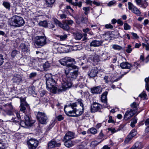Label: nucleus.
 I'll return each mask as SVG.
<instances>
[{"label": "nucleus", "mask_w": 149, "mask_h": 149, "mask_svg": "<svg viewBox=\"0 0 149 149\" xmlns=\"http://www.w3.org/2000/svg\"><path fill=\"white\" fill-rule=\"evenodd\" d=\"M45 77L47 90L52 93H55L58 88L56 81L54 79V76L51 74H48L45 75Z\"/></svg>", "instance_id": "1"}, {"label": "nucleus", "mask_w": 149, "mask_h": 149, "mask_svg": "<svg viewBox=\"0 0 149 149\" xmlns=\"http://www.w3.org/2000/svg\"><path fill=\"white\" fill-rule=\"evenodd\" d=\"M74 61V59L68 57H65L59 61L60 63L62 65L68 67V70L70 73L74 72V65L73 63H69Z\"/></svg>", "instance_id": "2"}, {"label": "nucleus", "mask_w": 149, "mask_h": 149, "mask_svg": "<svg viewBox=\"0 0 149 149\" xmlns=\"http://www.w3.org/2000/svg\"><path fill=\"white\" fill-rule=\"evenodd\" d=\"M10 24L15 27H19L24 25L25 22L23 18L17 15H14L9 20Z\"/></svg>", "instance_id": "3"}, {"label": "nucleus", "mask_w": 149, "mask_h": 149, "mask_svg": "<svg viewBox=\"0 0 149 149\" xmlns=\"http://www.w3.org/2000/svg\"><path fill=\"white\" fill-rule=\"evenodd\" d=\"M83 104L81 99H78L75 102V117L81 115L83 112Z\"/></svg>", "instance_id": "4"}, {"label": "nucleus", "mask_w": 149, "mask_h": 149, "mask_svg": "<svg viewBox=\"0 0 149 149\" xmlns=\"http://www.w3.org/2000/svg\"><path fill=\"white\" fill-rule=\"evenodd\" d=\"M74 103H70L65 106L64 111L65 114L69 116H74Z\"/></svg>", "instance_id": "5"}, {"label": "nucleus", "mask_w": 149, "mask_h": 149, "mask_svg": "<svg viewBox=\"0 0 149 149\" xmlns=\"http://www.w3.org/2000/svg\"><path fill=\"white\" fill-rule=\"evenodd\" d=\"M36 117L38 120L41 124H46L47 123L48 118L44 112H38Z\"/></svg>", "instance_id": "6"}, {"label": "nucleus", "mask_w": 149, "mask_h": 149, "mask_svg": "<svg viewBox=\"0 0 149 149\" xmlns=\"http://www.w3.org/2000/svg\"><path fill=\"white\" fill-rule=\"evenodd\" d=\"M29 149H36L38 145L39 141L36 139L31 138L27 141Z\"/></svg>", "instance_id": "7"}, {"label": "nucleus", "mask_w": 149, "mask_h": 149, "mask_svg": "<svg viewBox=\"0 0 149 149\" xmlns=\"http://www.w3.org/2000/svg\"><path fill=\"white\" fill-rule=\"evenodd\" d=\"M35 39L36 43L38 46H43L46 43V38L45 36H37Z\"/></svg>", "instance_id": "8"}, {"label": "nucleus", "mask_w": 149, "mask_h": 149, "mask_svg": "<svg viewBox=\"0 0 149 149\" xmlns=\"http://www.w3.org/2000/svg\"><path fill=\"white\" fill-rule=\"evenodd\" d=\"M62 81L61 88H60L59 89H58V91H62L65 90L67 88L70 87L72 85V83L67 81L65 78L63 77Z\"/></svg>", "instance_id": "9"}, {"label": "nucleus", "mask_w": 149, "mask_h": 149, "mask_svg": "<svg viewBox=\"0 0 149 149\" xmlns=\"http://www.w3.org/2000/svg\"><path fill=\"white\" fill-rule=\"evenodd\" d=\"M21 104L20 111L24 113H25L27 109H29V104L25 101L24 99H20Z\"/></svg>", "instance_id": "10"}, {"label": "nucleus", "mask_w": 149, "mask_h": 149, "mask_svg": "<svg viewBox=\"0 0 149 149\" xmlns=\"http://www.w3.org/2000/svg\"><path fill=\"white\" fill-rule=\"evenodd\" d=\"M100 60V56L96 54L91 55L88 59V61L92 63L95 65L99 62Z\"/></svg>", "instance_id": "11"}, {"label": "nucleus", "mask_w": 149, "mask_h": 149, "mask_svg": "<svg viewBox=\"0 0 149 149\" xmlns=\"http://www.w3.org/2000/svg\"><path fill=\"white\" fill-rule=\"evenodd\" d=\"M54 22L55 23V24L57 26L60 27L64 30L67 31L70 28L68 25L65 22L63 24H62L56 19H54Z\"/></svg>", "instance_id": "12"}, {"label": "nucleus", "mask_w": 149, "mask_h": 149, "mask_svg": "<svg viewBox=\"0 0 149 149\" xmlns=\"http://www.w3.org/2000/svg\"><path fill=\"white\" fill-rule=\"evenodd\" d=\"M13 81L14 83L19 84L22 81V77L19 74H15L13 78Z\"/></svg>", "instance_id": "13"}, {"label": "nucleus", "mask_w": 149, "mask_h": 149, "mask_svg": "<svg viewBox=\"0 0 149 149\" xmlns=\"http://www.w3.org/2000/svg\"><path fill=\"white\" fill-rule=\"evenodd\" d=\"M25 121L26 123V125L27 126H29L33 124L34 121L31 120V118L29 115H25L24 116Z\"/></svg>", "instance_id": "14"}, {"label": "nucleus", "mask_w": 149, "mask_h": 149, "mask_svg": "<svg viewBox=\"0 0 149 149\" xmlns=\"http://www.w3.org/2000/svg\"><path fill=\"white\" fill-rule=\"evenodd\" d=\"M101 107V105L97 103H95L92 105L91 109L92 112H94L99 110Z\"/></svg>", "instance_id": "15"}, {"label": "nucleus", "mask_w": 149, "mask_h": 149, "mask_svg": "<svg viewBox=\"0 0 149 149\" xmlns=\"http://www.w3.org/2000/svg\"><path fill=\"white\" fill-rule=\"evenodd\" d=\"M134 114V112L132 110L130 111H127L125 113L124 118L125 120H127L130 119Z\"/></svg>", "instance_id": "16"}, {"label": "nucleus", "mask_w": 149, "mask_h": 149, "mask_svg": "<svg viewBox=\"0 0 149 149\" xmlns=\"http://www.w3.org/2000/svg\"><path fill=\"white\" fill-rule=\"evenodd\" d=\"M97 73L98 70L97 68H94L88 72V75L90 77H94L97 76Z\"/></svg>", "instance_id": "17"}, {"label": "nucleus", "mask_w": 149, "mask_h": 149, "mask_svg": "<svg viewBox=\"0 0 149 149\" xmlns=\"http://www.w3.org/2000/svg\"><path fill=\"white\" fill-rule=\"evenodd\" d=\"M74 133L70 131L68 132L66 134L64 137V140H71L74 138Z\"/></svg>", "instance_id": "18"}, {"label": "nucleus", "mask_w": 149, "mask_h": 149, "mask_svg": "<svg viewBox=\"0 0 149 149\" xmlns=\"http://www.w3.org/2000/svg\"><path fill=\"white\" fill-rule=\"evenodd\" d=\"M107 92L106 91L104 92L102 95L101 97V101L104 103V106L107 107Z\"/></svg>", "instance_id": "19"}, {"label": "nucleus", "mask_w": 149, "mask_h": 149, "mask_svg": "<svg viewBox=\"0 0 149 149\" xmlns=\"http://www.w3.org/2000/svg\"><path fill=\"white\" fill-rule=\"evenodd\" d=\"M91 93L93 94L100 93L102 92L101 88L100 86L95 87L91 89Z\"/></svg>", "instance_id": "20"}, {"label": "nucleus", "mask_w": 149, "mask_h": 149, "mask_svg": "<svg viewBox=\"0 0 149 149\" xmlns=\"http://www.w3.org/2000/svg\"><path fill=\"white\" fill-rule=\"evenodd\" d=\"M55 1V0H45V3L44 4L45 7L52 8Z\"/></svg>", "instance_id": "21"}, {"label": "nucleus", "mask_w": 149, "mask_h": 149, "mask_svg": "<svg viewBox=\"0 0 149 149\" xmlns=\"http://www.w3.org/2000/svg\"><path fill=\"white\" fill-rule=\"evenodd\" d=\"M60 145V143H56L55 141L52 140L48 143V147L49 148H52L54 147H58Z\"/></svg>", "instance_id": "22"}, {"label": "nucleus", "mask_w": 149, "mask_h": 149, "mask_svg": "<svg viewBox=\"0 0 149 149\" xmlns=\"http://www.w3.org/2000/svg\"><path fill=\"white\" fill-rule=\"evenodd\" d=\"M120 66L123 69H129L131 67V64L127 62H123L120 63Z\"/></svg>", "instance_id": "23"}, {"label": "nucleus", "mask_w": 149, "mask_h": 149, "mask_svg": "<svg viewBox=\"0 0 149 149\" xmlns=\"http://www.w3.org/2000/svg\"><path fill=\"white\" fill-rule=\"evenodd\" d=\"M57 49L59 53H68L71 51L70 49H66L65 47H58Z\"/></svg>", "instance_id": "24"}, {"label": "nucleus", "mask_w": 149, "mask_h": 149, "mask_svg": "<svg viewBox=\"0 0 149 149\" xmlns=\"http://www.w3.org/2000/svg\"><path fill=\"white\" fill-rule=\"evenodd\" d=\"M102 42L101 41L96 40L93 41L90 44V46L93 47H98L101 45Z\"/></svg>", "instance_id": "25"}, {"label": "nucleus", "mask_w": 149, "mask_h": 149, "mask_svg": "<svg viewBox=\"0 0 149 149\" xmlns=\"http://www.w3.org/2000/svg\"><path fill=\"white\" fill-rule=\"evenodd\" d=\"M65 141V145L68 148H69L73 146L74 144V141H72L71 140H64Z\"/></svg>", "instance_id": "26"}, {"label": "nucleus", "mask_w": 149, "mask_h": 149, "mask_svg": "<svg viewBox=\"0 0 149 149\" xmlns=\"http://www.w3.org/2000/svg\"><path fill=\"white\" fill-rule=\"evenodd\" d=\"M135 149H141L143 147V145L141 142H137L133 146Z\"/></svg>", "instance_id": "27"}, {"label": "nucleus", "mask_w": 149, "mask_h": 149, "mask_svg": "<svg viewBox=\"0 0 149 149\" xmlns=\"http://www.w3.org/2000/svg\"><path fill=\"white\" fill-rule=\"evenodd\" d=\"M148 0H143L142 1L139 6L145 9L148 6V3L147 1Z\"/></svg>", "instance_id": "28"}, {"label": "nucleus", "mask_w": 149, "mask_h": 149, "mask_svg": "<svg viewBox=\"0 0 149 149\" xmlns=\"http://www.w3.org/2000/svg\"><path fill=\"white\" fill-rule=\"evenodd\" d=\"M137 16H141V13L140 10L136 7L132 11Z\"/></svg>", "instance_id": "29"}, {"label": "nucleus", "mask_w": 149, "mask_h": 149, "mask_svg": "<svg viewBox=\"0 0 149 149\" xmlns=\"http://www.w3.org/2000/svg\"><path fill=\"white\" fill-rule=\"evenodd\" d=\"M2 5L6 9H8V10H10V5L9 2L4 1L3 2Z\"/></svg>", "instance_id": "30"}, {"label": "nucleus", "mask_w": 149, "mask_h": 149, "mask_svg": "<svg viewBox=\"0 0 149 149\" xmlns=\"http://www.w3.org/2000/svg\"><path fill=\"white\" fill-rule=\"evenodd\" d=\"M29 93L33 95L35 93V87L34 86L29 87L28 88Z\"/></svg>", "instance_id": "31"}, {"label": "nucleus", "mask_w": 149, "mask_h": 149, "mask_svg": "<svg viewBox=\"0 0 149 149\" xmlns=\"http://www.w3.org/2000/svg\"><path fill=\"white\" fill-rule=\"evenodd\" d=\"M137 118L136 117H134L132 120L130 126L132 127H134L135 126V125L137 122Z\"/></svg>", "instance_id": "32"}, {"label": "nucleus", "mask_w": 149, "mask_h": 149, "mask_svg": "<svg viewBox=\"0 0 149 149\" xmlns=\"http://www.w3.org/2000/svg\"><path fill=\"white\" fill-rule=\"evenodd\" d=\"M145 81L146 83L145 85V88L146 90L149 91V85L148 83H149V77L148 78H146L145 79Z\"/></svg>", "instance_id": "33"}, {"label": "nucleus", "mask_w": 149, "mask_h": 149, "mask_svg": "<svg viewBox=\"0 0 149 149\" xmlns=\"http://www.w3.org/2000/svg\"><path fill=\"white\" fill-rule=\"evenodd\" d=\"M104 79L105 81V82L107 83H108L109 82L111 83V81H113V80L111 79L110 76H105L104 77Z\"/></svg>", "instance_id": "34"}, {"label": "nucleus", "mask_w": 149, "mask_h": 149, "mask_svg": "<svg viewBox=\"0 0 149 149\" xmlns=\"http://www.w3.org/2000/svg\"><path fill=\"white\" fill-rule=\"evenodd\" d=\"M42 66L44 70H47V69L50 67V64L48 61H46L43 64Z\"/></svg>", "instance_id": "35"}, {"label": "nucleus", "mask_w": 149, "mask_h": 149, "mask_svg": "<svg viewBox=\"0 0 149 149\" xmlns=\"http://www.w3.org/2000/svg\"><path fill=\"white\" fill-rule=\"evenodd\" d=\"M54 23L55 24V23L54 22V21L53 22H49V23H47V26L50 29L54 28L55 27Z\"/></svg>", "instance_id": "36"}, {"label": "nucleus", "mask_w": 149, "mask_h": 149, "mask_svg": "<svg viewBox=\"0 0 149 149\" xmlns=\"http://www.w3.org/2000/svg\"><path fill=\"white\" fill-rule=\"evenodd\" d=\"M128 8L129 10L131 11L136 7L133 4L130 2L128 3Z\"/></svg>", "instance_id": "37"}, {"label": "nucleus", "mask_w": 149, "mask_h": 149, "mask_svg": "<svg viewBox=\"0 0 149 149\" xmlns=\"http://www.w3.org/2000/svg\"><path fill=\"white\" fill-rule=\"evenodd\" d=\"M39 24L40 26H42L44 27H47V23L46 21H44L40 22Z\"/></svg>", "instance_id": "38"}, {"label": "nucleus", "mask_w": 149, "mask_h": 149, "mask_svg": "<svg viewBox=\"0 0 149 149\" xmlns=\"http://www.w3.org/2000/svg\"><path fill=\"white\" fill-rule=\"evenodd\" d=\"M90 132L93 134H95L97 133V130L96 128L94 127H92L89 130Z\"/></svg>", "instance_id": "39"}, {"label": "nucleus", "mask_w": 149, "mask_h": 149, "mask_svg": "<svg viewBox=\"0 0 149 149\" xmlns=\"http://www.w3.org/2000/svg\"><path fill=\"white\" fill-rule=\"evenodd\" d=\"M131 29V26L127 23H125L124 24V29L125 30H130Z\"/></svg>", "instance_id": "40"}, {"label": "nucleus", "mask_w": 149, "mask_h": 149, "mask_svg": "<svg viewBox=\"0 0 149 149\" xmlns=\"http://www.w3.org/2000/svg\"><path fill=\"white\" fill-rule=\"evenodd\" d=\"M57 37L59 38L60 40L63 41L66 39L67 36L66 34H64L62 35H58Z\"/></svg>", "instance_id": "41"}, {"label": "nucleus", "mask_w": 149, "mask_h": 149, "mask_svg": "<svg viewBox=\"0 0 149 149\" xmlns=\"http://www.w3.org/2000/svg\"><path fill=\"white\" fill-rule=\"evenodd\" d=\"M82 37V34L80 33H77L76 34V37H75V39L77 40H80Z\"/></svg>", "instance_id": "42"}, {"label": "nucleus", "mask_w": 149, "mask_h": 149, "mask_svg": "<svg viewBox=\"0 0 149 149\" xmlns=\"http://www.w3.org/2000/svg\"><path fill=\"white\" fill-rule=\"evenodd\" d=\"M4 106L6 107V110H11L13 108V106L11 105V103L8 104H5Z\"/></svg>", "instance_id": "43"}, {"label": "nucleus", "mask_w": 149, "mask_h": 149, "mask_svg": "<svg viewBox=\"0 0 149 149\" xmlns=\"http://www.w3.org/2000/svg\"><path fill=\"white\" fill-rule=\"evenodd\" d=\"M131 136L130 135H128L127 136L124 141V142L125 144L127 143L132 139V138L130 137Z\"/></svg>", "instance_id": "44"}, {"label": "nucleus", "mask_w": 149, "mask_h": 149, "mask_svg": "<svg viewBox=\"0 0 149 149\" xmlns=\"http://www.w3.org/2000/svg\"><path fill=\"white\" fill-rule=\"evenodd\" d=\"M110 77H111V79L113 81H111V83H113L115 81H118L119 79L118 78H116V79L115 77L112 74L110 75Z\"/></svg>", "instance_id": "45"}, {"label": "nucleus", "mask_w": 149, "mask_h": 149, "mask_svg": "<svg viewBox=\"0 0 149 149\" xmlns=\"http://www.w3.org/2000/svg\"><path fill=\"white\" fill-rule=\"evenodd\" d=\"M40 96L42 97L45 94V91L44 90L40 89L39 91Z\"/></svg>", "instance_id": "46"}, {"label": "nucleus", "mask_w": 149, "mask_h": 149, "mask_svg": "<svg viewBox=\"0 0 149 149\" xmlns=\"http://www.w3.org/2000/svg\"><path fill=\"white\" fill-rule=\"evenodd\" d=\"M97 145V143L96 141H92L91 143V147L94 148Z\"/></svg>", "instance_id": "47"}, {"label": "nucleus", "mask_w": 149, "mask_h": 149, "mask_svg": "<svg viewBox=\"0 0 149 149\" xmlns=\"http://www.w3.org/2000/svg\"><path fill=\"white\" fill-rule=\"evenodd\" d=\"M137 69V64L135 63L133 65H131V67L130 69H134V70H136Z\"/></svg>", "instance_id": "48"}, {"label": "nucleus", "mask_w": 149, "mask_h": 149, "mask_svg": "<svg viewBox=\"0 0 149 149\" xmlns=\"http://www.w3.org/2000/svg\"><path fill=\"white\" fill-rule=\"evenodd\" d=\"M138 105V104L135 102H134L131 104V106L132 108L135 109H136Z\"/></svg>", "instance_id": "49"}, {"label": "nucleus", "mask_w": 149, "mask_h": 149, "mask_svg": "<svg viewBox=\"0 0 149 149\" xmlns=\"http://www.w3.org/2000/svg\"><path fill=\"white\" fill-rule=\"evenodd\" d=\"M37 73L36 72H33L30 73L29 77L30 78H32L36 76Z\"/></svg>", "instance_id": "50"}, {"label": "nucleus", "mask_w": 149, "mask_h": 149, "mask_svg": "<svg viewBox=\"0 0 149 149\" xmlns=\"http://www.w3.org/2000/svg\"><path fill=\"white\" fill-rule=\"evenodd\" d=\"M131 34L133 36L134 39H138L139 38V36L136 33L134 32H132L131 33Z\"/></svg>", "instance_id": "51"}, {"label": "nucleus", "mask_w": 149, "mask_h": 149, "mask_svg": "<svg viewBox=\"0 0 149 149\" xmlns=\"http://www.w3.org/2000/svg\"><path fill=\"white\" fill-rule=\"evenodd\" d=\"M108 130L111 131L112 133H114L118 131V130H116L115 128H108Z\"/></svg>", "instance_id": "52"}, {"label": "nucleus", "mask_w": 149, "mask_h": 149, "mask_svg": "<svg viewBox=\"0 0 149 149\" xmlns=\"http://www.w3.org/2000/svg\"><path fill=\"white\" fill-rule=\"evenodd\" d=\"M147 96V95L146 94V93L144 92H143L142 93L140 94L139 96L141 98L144 97L146 98Z\"/></svg>", "instance_id": "53"}, {"label": "nucleus", "mask_w": 149, "mask_h": 149, "mask_svg": "<svg viewBox=\"0 0 149 149\" xmlns=\"http://www.w3.org/2000/svg\"><path fill=\"white\" fill-rule=\"evenodd\" d=\"M108 123H115L114 121L112 119V117L111 116H110L109 117V119L108 120Z\"/></svg>", "instance_id": "54"}, {"label": "nucleus", "mask_w": 149, "mask_h": 149, "mask_svg": "<svg viewBox=\"0 0 149 149\" xmlns=\"http://www.w3.org/2000/svg\"><path fill=\"white\" fill-rule=\"evenodd\" d=\"M3 59L2 55L0 54V65L3 64Z\"/></svg>", "instance_id": "55"}, {"label": "nucleus", "mask_w": 149, "mask_h": 149, "mask_svg": "<svg viewBox=\"0 0 149 149\" xmlns=\"http://www.w3.org/2000/svg\"><path fill=\"white\" fill-rule=\"evenodd\" d=\"M56 118L59 121H60L63 120L64 118L61 115H59L58 116L56 117Z\"/></svg>", "instance_id": "56"}, {"label": "nucleus", "mask_w": 149, "mask_h": 149, "mask_svg": "<svg viewBox=\"0 0 149 149\" xmlns=\"http://www.w3.org/2000/svg\"><path fill=\"white\" fill-rule=\"evenodd\" d=\"M77 86L81 88H82L85 86V85L79 82L77 84Z\"/></svg>", "instance_id": "57"}, {"label": "nucleus", "mask_w": 149, "mask_h": 149, "mask_svg": "<svg viewBox=\"0 0 149 149\" xmlns=\"http://www.w3.org/2000/svg\"><path fill=\"white\" fill-rule=\"evenodd\" d=\"M65 22L68 25H71L74 23L73 21L71 20H66Z\"/></svg>", "instance_id": "58"}, {"label": "nucleus", "mask_w": 149, "mask_h": 149, "mask_svg": "<svg viewBox=\"0 0 149 149\" xmlns=\"http://www.w3.org/2000/svg\"><path fill=\"white\" fill-rule=\"evenodd\" d=\"M105 27L107 29H113V26H112L111 24H108L105 25Z\"/></svg>", "instance_id": "59"}, {"label": "nucleus", "mask_w": 149, "mask_h": 149, "mask_svg": "<svg viewBox=\"0 0 149 149\" xmlns=\"http://www.w3.org/2000/svg\"><path fill=\"white\" fill-rule=\"evenodd\" d=\"M77 66L75 65V77L77 75H79V73L78 72V68H77Z\"/></svg>", "instance_id": "60"}, {"label": "nucleus", "mask_w": 149, "mask_h": 149, "mask_svg": "<svg viewBox=\"0 0 149 149\" xmlns=\"http://www.w3.org/2000/svg\"><path fill=\"white\" fill-rule=\"evenodd\" d=\"M59 16H60V18L62 19H65L67 17L66 15L64 14H60L59 15Z\"/></svg>", "instance_id": "61"}, {"label": "nucleus", "mask_w": 149, "mask_h": 149, "mask_svg": "<svg viewBox=\"0 0 149 149\" xmlns=\"http://www.w3.org/2000/svg\"><path fill=\"white\" fill-rule=\"evenodd\" d=\"M117 22V23L119 24L120 26H122L123 25V21L121 20L120 19H118Z\"/></svg>", "instance_id": "62"}, {"label": "nucleus", "mask_w": 149, "mask_h": 149, "mask_svg": "<svg viewBox=\"0 0 149 149\" xmlns=\"http://www.w3.org/2000/svg\"><path fill=\"white\" fill-rule=\"evenodd\" d=\"M20 125L21 126L24 127L25 126H26L25 121H22L20 122Z\"/></svg>", "instance_id": "63"}, {"label": "nucleus", "mask_w": 149, "mask_h": 149, "mask_svg": "<svg viewBox=\"0 0 149 149\" xmlns=\"http://www.w3.org/2000/svg\"><path fill=\"white\" fill-rule=\"evenodd\" d=\"M6 111L7 114L9 115H11L13 114L11 110H6Z\"/></svg>", "instance_id": "64"}]
</instances>
